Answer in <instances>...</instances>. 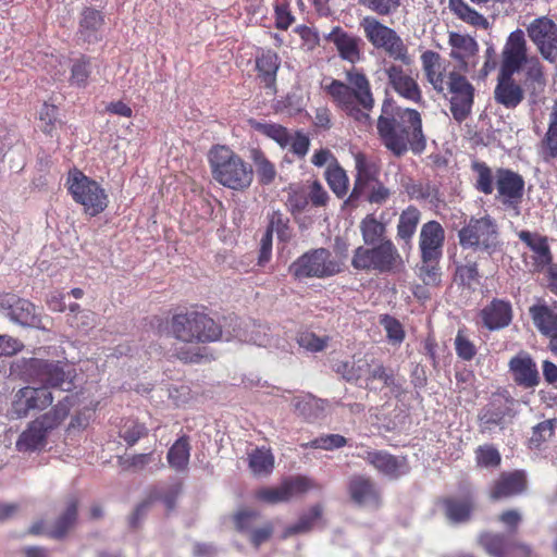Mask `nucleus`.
<instances>
[{"label":"nucleus","mask_w":557,"mask_h":557,"mask_svg":"<svg viewBox=\"0 0 557 557\" xmlns=\"http://www.w3.org/2000/svg\"><path fill=\"white\" fill-rule=\"evenodd\" d=\"M376 128L382 145L395 157H401L408 150L421 153L426 147L422 119L417 110L400 107L392 110L384 103Z\"/></svg>","instance_id":"nucleus-1"},{"label":"nucleus","mask_w":557,"mask_h":557,"mask_svg":"<svg viewBox=\"0 0 557 557\" xmlns=\"http://www.w3.org/2000/svg\"><path fill=\"white\" fill-rule=\"evenodd\" d=\"M346 82L331 79L322 88L345 114L363 127L371 125L370 111L374 106L371 85L367 75L357 67L345 73Z\"/></svg>","instance_id":"nucleus-2"},{"label":"nucleus","mask_w":557,"mask_h":557,"mask_svg":"<svg viewBox=\"0 0 557 557\" xmlns=\"http://www.w3.org/2000/svg\"><path fill=\"white\" fill-rule=\"evenodd\" d=\"M209 163L213 178L226 188L242 191L252 184V166L225 146L210 150Z\"/></svg>","instance_id":"nucleus-3"},{"label":"nucleus","mask_w":557,"mask_h":557,"mask_svg":"<svg viewBox=\"0 0 557 557\" xmlns=\"http://www.w3.org/2000/svg\"><path fill=\"white\" fill-rule=\"evenodd\" d=\"M66 186L74 201L83 207L85 214L96 216L108 207L109 198L104 188L82 171H70Z\"/></svg>","instance_id":"nucleus-4"},{"label":"nucleus","mask_w":557,"mask_h":557,"mask_svg":"<svg viewBox=\"0 0 557 557\" xmlns=\"http://www.w3.org/2000/svg\"><path fill=\"white\" fill-rule=\"evenodd\" d=\"M171 326L174 336L186 343L214 342L222 334L213 319L196 311L174 315Z\"/></svg>","instance_id":"nucleus-5"},{"label":"nucleus","mask_w":557,"mask_h":557,"mask_svg":"<svg viewBox=\"0 0 557 557\" xmlns=\"http://www.w3.org/2000/svg\"><path fill=\"white\" fill-rule=\"evenodd\" d=\"M351 265L356 270L397 272L404 267V261L393 242L385 239L372 248L359 246L354 251Z\"/></svg>","instance_id":"nucleus-6"},{"label":"nucleus","mask_w":557,"mask_h":557,"mask_svg":"<svg viewBox=\"0 0 557 557\" xmlns=\"http://www.w3.org/2000/svg\"><path fill=\"white\" fill-rule=\"evenodd\" d=\"M342 263L326 248L310 249L298 257L288 268L296 280L326 278L338 274Z\"/></svg>","instance_id":"nucleus-7"},{"label":"nucleus","mask_w":557,"mask_h":557,"mask_svg":"<svg viewBox=\"0 0 557 557\" xmlns=\"http://www.w3.org/2000/svg\"><path fill=\"white\" fill-rule=\"evenodd\" d=\"M23 367L28 380H37L48 388L69 392L74 387L75 370L61 361L28 358L23 359Z\"/></svg>","instance_id":"nucleus-8"},{"label":"nucleus","mask_w":557,"mask_h":557,"mask_svg":"<svg viewBox=\"0 0 557 557\" xmlns=\"http://www.w3.org/2000/svg\"><path fill=\"white\" fill-rule=\"evenodd\" d=\"M463 248H476L492 253L498 246V227L488 216L471 218L458 233Z\"/></svg>","instance_id":"nucleus-9"},{"label":"nucleus","mask_w":557,"mask_h":557,"mask_svg":"<svg viewBox=\"0 0 557 557\" xmlns=\"http://www.w3.org/2000/svg\"><path fill=\"white\" fill-rule=\"evenodd\" d=\"M463 74V72L450 71L447 74V89L443 94L449 102L454 120L458 123L468 119L474 103V86Z\"/></svg>","instance_id":"nucleus-10"},{"label":"nucleus","mask_w":557,"mask_h":557,"mask_svg":"<svg viewBox=\"0 0 557 557\" xmlns=\"http://www.w3.org/2000/svg\"><path fill=\"white\" fill-rule=\"evenodd\" d=\"M527 34L546 61L557 62V25L552 18H534L527 25Z\"/></svg>","instance_id":"nucleus-11"},{"label":"nucleus","mask_w":557,"mask_h":557,"mask_svg":"<svg viewBox=\"0 0 557 557\" xmlns=\"http://www.w3.org/2000/svg\"><path fill=\"white\" fill-rule=\"evenodd\" d=\"M449 58L456 63L457 72L469 73L479 63V44L469 34L449 32Z\"/></svg>","instance_id":"nucleus-12"},{"label":"nucleus","mask_w":557,"mask_h":557,"mask_svg":"<svg viewBox=\"0 0 557 557\" xmlns=\"http://www.w3.org/2000/svg\"><path fill=\"white\" fill-rule=\"evenodd\" d=\"M52 401V393L47 386H25L15 392L11 412L15 418H25L30 410H44Z\"/></svg>","instance_id":"nucleus-13"},{"label":"nucleus","mask_w":557,"mask_h":557,"mask_svg":"<svg viewBox=\"0 0 557 557\" xmlns=\"http://www.w3.org/2000/svg\"><path fill=\"white\" fill-rule=\"evenodd\" d=\"M527 40L522 29L509 34L502 51L500 73L515 74L528 61Z\"/></svg>","instance_id":"nucleus-14"},{"label":"nucleus","mask_w":557,"mask_h":557,"mask_svg":"<svg viewBox=\"0 0 557 557\" xmlns=\"http://www.w3.org/2000/svg\"><path fill=\"white\" fill-rule=\"evenodd\" d=\"M445 231L437 221H429L422 225L419 235L421 259L440 261L443 253Z\"/></svg>","instance_id":"nucleus-15"},{"label":"nucleus","mask_w":557,"mask_h":557,"mask_svg":"<svg viewBox=\"0 0 557 557\" xmlns=\"http://www.w3.org/2000/svg\"><path fill=\"white\" fill-rule=\"evenodd\" d=\"M512 380L524 388H534L540 384V373L534 359L524 350L513 356L508 363Z\"/></svg>","instance_id":"nucleus-16"},{"label":"nucleus","mask_w":557,"mask_h":557,"mask_svg":"<svg viewBox=\"0 0 557 557\" xmlns=\"http://www.w3.org/2000/svg\"><path fill=\"white\" fill-rule=\"evenodd\" d=\"M354 160L357 174L351 197H358L367 188H370L372 183L379 181L381 165L375 158L368 157L362 152L355 153Z\"/></svg>","instance_id":"nucleus-17"},{"label":"nucleus","mask_w":557,"mask_h":557,"mask_svg":"<svg viewBox=\"0 0 557 557\" xmlns=\"http://www.w3.org/2000/svg\"><path fill=\"white\" fill-rule=\"evenodd\" d=\"M104 25L106 16L102 11L91 7L84 8L78 17V39L87 44L100 41Z\"/></svg>","instance_id":"nucleus-18"},{"label":"nucleus","mask_w":557,"mask_h":557,"mask_svg":"<svg viewBox=\"0 0 557 557\" xmlns=\"http://www.w3.org/2000/svg\"><path fill=\"white\" fill-rule=\"evenodd\" d=\"M496 187L500 201L513 206L520 202L523 196L524 181L521 175L500 169L497 171Z\"/></svg>","instance_id":"nucleus-19"},{"label":"nucleus","mask_w":557,"mask_h":557,"mask_svg":"<svg viewBox=\"0 0 557 557\" xmlns=\"http://www.w3.org/2000/svg\"><path fill=\"white\" fill-rule=\"evenodd\" d=\"M325 39L332 42L339 54V57L352 64L361 59V39L352 34L345 32L339 26L334 27L326 36Z\"/></svg>","instance_id":"nucleus-20"},{"label":"nucleus","mask_w":557,"mask_h":557,"mask_svg":"<svg viewBox=\"0 0 557 557\" xmlns=\"http://www.w3.org/2000/svg\"><path fill=\"white\" fill-rule=\"evenodd\" d=\"M388 84L396 94L403 98L419 102L421 100V90L413 77L408 75L404 69L396 64H391L385 69Z\"/></svg>","instance_id":"nucleus-21"},{"label":"nucleus","mask_w":557,"mask_h":557,"mask_svg":"<svg viewBox=\"0 0 557 557\" xmlns=\"http://www.w3.org/2000/svg\"><path fill=\"white\" fill-rule=\"evenodd\" d=\"M511 73L499 72L497 85L494 90L495 101L507 109H515L524 98L522 87L516 83Z\"/></svg>","instance_id":"nucleus-22"},{"label":"nucleus","mask_w":557,"mask_h":557,"mask_svg":"<svg viewBox=\"0 0 557 557\" xmlns=\"http://www.w3.org/2000/svg\"><path fill=\"white\" fill-rule=\"evenodd\" d=\"M379 472L391 478H397L407 472L406 458H398L384 450H369L362 457Z\"/></svg>","instance_id":"nucleus-23"},{"label":"nucleus","mask_w":557,"mask_h":557,"mask_svg":"<svg viewBox=\"0 0 557 557\" xmlns=\"http://www.w3.org/2000/svg\"><path fill=\"white\" fill-rule=\"evenodd\" d=\"M421 63L429 84L437 94H445L447 89V74L440 53L432 50L424 51L421 54Z\"/></svg>","instance_id":"nucleus-24"},{"label":"nucleus","mask_w":557,"mask_h":557,"mask_svg":"<svg viewBox=\"0 0 557 557\" xmlns=\"http://www.w3.org/2000/svg\"><path fill=\"white\" fill-rule=\"evenodd\" d=\"M0 304L1 306H7V314L12 321L26 326L39 325L40 319L36 313L35 306L30 301L15 298V296H7Z\"/></svg>","instance_id":"nucleus-25"},{"label":"nucleus","mask_w":557,"mask_h":557,"mask_svg":"<svg viewBox=\"0 0 557 557\" xmlns=\"http://www.w3.org/2000/svg\"><path fill=\"white\" fill-rule=\"evenodd\" d=\"M480 317L490 331L504 329L511 322V306L508 301L494 299L481 310Z\"/></svg>","instance_id":"nucleus-26"},{"label":"nucleus","mask_w":557,"mask_h":557,"mask_svg":"<svg viewBox=\"0 0 557 557\" xmlns=\"http://www.w3.org/2000/svg\"><path fill=\"white\" fill-rule=\"evenodd\" d=\"M280 65V57L272 50L262 51L256 58L258 78L265 88L270 89L272 95L275 94L276 74Z\"/></svg>","instance_id":"nucleus-27"},{"label":"nucleus","mask_w":557,"mask_h":557,"mask_svg":"<svg viewBox=\"0 0 557 557\" xmlns=\"http://www.w3.org/2000/svg\"><path fill=\"white\" fill-rule=\"evenodd\" d=\"M295 411L309 422L325 417L329 404L324 399L314 397L313 395H304L293 399Z\"/></svg>","instance_id":"nucleus-28"},{"label":"nucleus","mask_w":557,"mask_h":557,"mask_svg":"<svg viewBox=\"0 0 557 557\" xmlns=\"http://www.w3.org/2000/svg\"><path fill=\"white\" fill-rule=\"evenodd\" d=\"M323 508L321 505H312L300 515L298 521L284 529L281 539L286 540L290 536L308 533L317 528L322 519Z\"/></svg>","instance_id":"nucleus-29"},{"label":"nucleus","mask_w":557,"mask_h":557,"mask_svg":"<svg viewBox=\"0 0 557 557\" xmlns=\"http://www.w3.org/2000/svg\"><path fill=\"white\" fill-rule=\"evenodd\" d=\"M78 517V503L75 499L67 502L64 511L58 517L49 529L47 536L53 540H63L75 525Z\"/></svg>","instance_id":"nucleus-30"},{"label":"nucleus","mask_w":557,"mask_h":557,"mask_svg":"<svg viewBox=\"0 0 557 557\" xmlns=\"http://www.w3.org/2000/svg\"><path fill=\"white\" fill-rule=\"evenodd\" d=\"M442 505L447 519L454 523L468 521L474 508L473 502L469 497H447L442 500Z\"/></svg>","instance_id":"nucleus-31"},{"label":"nucleus","mask_w":557,"mask_h":557,"mask_svg":"<svg viewBox=\"0 0 557 557\" xmlns=\"http://www.w3.org/2000/svg\"><path fill=\"white\" fill-rule=\"evenodd\" d=\"M74 396H66L59 401L51 410L35 419L39 426L48 434L58 428L67 417L71 406H73Z\"/></svg>","instance_id":"nucleus-32"},{"label":"nucleus","mask_w":557,"mask_h":557,"mask_svg":"<svg viewBox=\"0 0 557 557\" xmlns=\"http://www.w3.org/2000/svg\"><path fill=\"white\" fill-rule=\"evenodd\" d=\"M274 455L268 447H257L248 454V467L255 475H269L274 469Z\"/></svg>","instance_id":"nucleus-33"},{"label":"nucleus","mask_w":557,"mask_h":557,"mask_svg":"<svg viewBox=\"0 0 557 557\" xmlns=\"http://www.w3.org/2000/svg\"><path fill=\"white\" fill-rule=\"evenodd\" d=\"M511 404L512 400L506 397L495 396L482 412L480 417L481 424L485 428L499 424L509 414Z\"/></svg>","instance_id":"nucleus-34"},{"label":"nucleus","mask_w":557,"mask_h":557,"mask_svg":"<svg viewBox=\"0 0 557 557\" xmlns=\"http://www.w3.org/2000/svg\"><path fill=\"white\" fill-rule=\"evenodd\" d=\"M47 433L39 426V422L32 421L28 428L22 432L16 448L18 451H33L46 445Z\"/></svg>","instance_id":"nucleus-35"},{"label":"nucleus","mask_w":557,"mask_h":557,"mask_svg":"<svg viewBox=\"0 0 557 557\" xmlns=\"http://www.w3.org/2000/svg\"><path fill=\"white\" fill-rule=\"evenodd\" d=\"M519 238L534 252L537 265H547L552 261L549 246L545 237L537 233L521 231Z\"/></svg>","instance_id":"nucleus-36"},{"label":"nucleus","mask_w":557,"mask_h":557,"mask_svg":"<svg viewBox=\"0 0 557 557\" xmlns=\"http://www.w3.org/2000/svg\"><path fill=\"white\" fill-rule=\"evenodd\" d=\"M534 325L545 336L557 332V313L545 305H535L530 308Z\"/></svg>","instance_id":"nucleus-37"},{"label":"nucleus","mask_w":557,"mask_h":557,"mask_svg":"<svg viewBox=\"0 0 557 557\" xmlns=\"http://www.w3.org/2000/svg\"><path fill=\"white\" fill-rule=\"evenodd\" d=\"M190 457V445L187 436H182L170 447L166 460L169 466L175 471L187 469Z\"/></svg>","instance_id":"nucleus-38"},{"label":"nucleus","mask_w":557,"mask_h":557,"mask_svg":"<svg viewBox=\"0 0 557 557\" xmlns=\"http://www.w3.org/2000/svg\"><path fill=\"white\" fill-rule=\"evenodd\" d=\"M360 25L363 28L366 38L377 49L395 33L393 28L380 23L372 16L363 17Z\"/></svg>","instance_id":"nucleus-39"},{"label":"nucleus","mask_w":557,"mask_h":557,"mask_svg":"<svg viewBox=\"0 0 557 557\" xmlns=\"http://www.w3.org/2000/svg\"><path fill=\"white\" fill-rule=\"evenodd\" d=\"M121 465L125 470L141 471L145 469H160L163 467L160 454L150 451L147 454H137L121 460Z\"/></svg>","instance_id":"nucleus-40"},{"label":"nucleus","mask_w":557,"mask_h":557,"mask_svg":"<svg viewBox=\"0 0 557 557\" xmlns=\"http://www.w3.org/2000/svg\"><path fill=\"white\" fill-rule=\"evenodd\" d=\"M379 49H383L389 58L395 61H399L404 65H411L413 62L412 57L408 51V47L396 32L393 33Z\"/></svg>","instance_id":"nucleus-41"},{"label":"nucleus","mask_w":557,"mask_h":557,"mask_svg":"<svg viewBox=\"0 0 557 557\" xmlns=\"http://www.w3.org/2000/svg\"><path fill=\"white\" fill-rule=\"evenodd\" d=\"M360 231L364 244L374 245L384 240L386 225L379 221L373 214H368L360 222Z\"/></svg>","instance_id":"nucleus-42"},{"label":"nucleus","mask_w":557,"mask_h":557,"mask_svg":"<svg viewBox=\"0 0 557 557\" xmlns=\"http://www.w3.org/2000/svg\"><path fill=\"white\" fill-rule=\"evenodd\" d=\"M419 221L420 211L416 207L410 206L405 209L399 215L397 236L405 242H409L416 233Z\"/></svg>","instance_id":"nucleus-43"},{"label":"nucleus","mask_w":557,"mask_h":557,"mask_svg":"<svg viewBox=\"0 0 557 557\" xmlns=\"http://www.w3.org/2000/svg\"><path fill=\"white\" fill-rule=\"evenodd\" d=\"M250 158L256 168L259 183L262 185L271 184L276 176L274 164L259 149H252L250 152Z\"/></svg>","instance_id":"nucleus-44"},{"label":"nucleus","mask_w":557,"mask_h":557,"mask_svg":"<svg viewBox=\"0 0 557 557\" xmlns=\"http://www.w3.org/2000/svg\"><path fill=\"white\" fill-rule=\"evenodd\" d=\"M449 8L463 22L482 28H487V20L470 8L463 0H449Z\"/></svg>","instance_id":"nucleus-45"},{"label":"nucleus","mask_w":557,"mask_h":557,"mask_svg":"<svg viewBox=\"0 0 557 557\" xmlns=\"http://www.w3.org/2000/svg\"><path fill=\"white\" fill-rule=\"evenodd\" d=\"M479 542L493 557H507L509 554L510 546L503 534L487 532L480 535Z\"/></svg>","instance_id":"nucleus-46"},{"label":"nucleus","mask_w":557,"mask_h":557,"mask_svg":"<svg viewBox=\"0 0 557 557\" xmlns=\"http://www.w3.org/2000/svg\"><path fill=\"white\" fill-rule=\"evenodd\" d=\"M255 131L265 135L267 137L273 139L281 147H286L290 143V135L288 131L276 123H261V122H252L251 123Z\"/></svg>","instance_id":"nucleus-47"},{"label":"nucleus","mask_w":557,"mask_h":557,"mask_svg":"<svg viewBox=\"0 0 557 557\" xmlns=\"http://www.w3.org/2000/svg\"><path fill=\"white\" fill-rule=\"evenodd\" d=\"M336 371L347 381H358L367 376V372L370 371V363L364 358L352 359L337 364Z\"/></svg>","instance_id":"nucleus-48"},{"label":"nucleus","mask_w":557,"mask_h":557,"mask_svg":"<svg viewBox=\"0 0 557 557\" xmlns=\"http://www.w3.org/2000/svg\"><path fill=\"white\" fill-rule=\"evenodd\" d=\"M260 516V511L256 509L239 508L232 517L235 530L242 534H249L255 529V524Z\"/></svg>","instance_id":"nucleus-49"},{"label":"nucleus","mask_w":557,"mask_h":557,"mask_svg":"<svg viewBox=\"0 0 557 557\" xmlns=\"http://www.w3.org/2000/svg\"><path fill=\"white\" fill-rule=\"evenodd\" d=\"M325 178L330 188L339 197L344 196L348 189V177L343 168L336 164H330L325 171Z\"/></svg>","instance_id":"nucleus-50"},{"label":"nucleus","mask_w":557,"mask_h":557,"mask_svg":"<svg viewBox=\"0 0 557 557\" xmlns=\"http://www.w3.org/2000/svg\"><path fill=\"white\" fill-rule=\"evenodd\" d=\"M267 230L272 234L275 233L278 240L283 243H288L293 236L288 218L280 211H273L269 214V224Z\"/></svg>","instance_id":"nucleus-51"},{"label":"nucleus","mask_w":557,"mask_h":557,"mask_svg":"<svg viewBox=\"0 0 557 557\" xmlns=\"http://www.w3.org/2000/svg\"><path fill=\"white\" fill-rule=\"evenodd\" d=\"M91 73V63L90 59L86 57H81L75 60L71 67V76L70 83L71 85L82 88L86 87L88 83V78Z\"/></svg>","instance_id":"nucleus-52"},{"label":"nucleus","mask_w":557,"mask_h":557,"mask_svg":"<svg viewBox=\"0 0 557 557\" xmlns=\"http://www.w3.org/2000/svg\"><path fill=\"white\" fill-rule=\"evenodd\" d=\"M245 341L260 347H267L271 343L270 327L267 324L250 322L245 329Z\"/></svg>","instance_id":"nucleus-53"},{"label":"nucleus","mask_w":557,"mask_h":557,"mask_svg":"<svg viewBox=\"0 0 557 557\" xmlns=\"http://www.w3.org/2000/svg\"><path fill=\"white\" fill-rule=\"evenodd\" d=\"M471 166L476 174L475 188L485 195H491L494 189L491 169L480 161L472 162Z\"/></svg>","instance_id":"nucleus-54"},{"label":"nucleus","mask_w":557,"mask_h":557,"mask_svg":"<svg viewBox=\"0 0 557 557\" xmlns=\"http://www.w3.org/2000/svg\"><path fill=\"white\" fill-rule=\"evenodd\" d=\"M297 490H258L255 494V499L268 505H276L287 503L293 497Z\"/></svg>","instance_id":"nucleus-55"},{"label":"nucleus","mask_w":557,"mask_h":557,"mask_svg":"<svg viewBox=\"0 0 557 557\" xmlns=\"http://www.w3.org/2000/svg\"><path fill=\"white\" fill-rule=\"evenodd\" d=\"M380 323L383 326L389 343L400 345L405 339V330L401 323L391 315H382Z\"/></svg>","instance_id":"nucleus-56"},{"label":"nucleus","mask_w":557,"mask_h":557,"mask_svg":"<svg viewBox=\"0 0 557 557\" xmlns=\"http://www.w3.org/2000/svg\"><path fill=\"white\" fill-rule=\"evenodd\" d=\"M347 440L339 434H325L321 435L309 443L301 444L304 448H320L324 450H333L344 447Z\"/></svg>","instance_id":"nucleus-57"},{"label":"nucleus","mask_w":557,"mask_h":557,"mask_svg":"<svg viewBox=\"0 0 557 557\" xmlns=\"http://www.w3.org/2000/svg\"><path fill=\"white\" fill-rule=\"evenodd\" d=\"M544 145L547 157H557V100L552 107V112L549 114V126L544 139Z\"/></svg>","instance_id":"nucleus-58"},{"label":"nucleus","mask_w":557,"mask_h":557,"mask_svg":"<svg viewBox=\"0 0 557 557\" xmlns=\"http://www.w3.org/2000/svg\"><path fill=\"white\" fill-rule=\"evenodd\" d=\"M440 261H424L421 259V265L418 269V275L428 286H436L441 282Z\"/></svg>","instance_id":"nucleus-59"},{"label":"nucleus","mask_w":557,"mask_h":557,"mask_svg":"<svg viewBox=\"0 0 557 557\" xmlns=\"http://www.w3.org/2000/svg\"><path fill=\"white\" fill-rule=\"evenodd\" d=\"M330 337H320L311 332H306L299 335L297 342L299 346L310 352H319L327 347Z\"/></svg>","instance_id":"nucleus-60"},{"label":"nucleus","mask_w":557,"mask_h":557,"mask_svg":"<svg viewBox=\"0 0 557 557\" xmlns=\"http://www.w3.org/2000/svg\"><path fill=\"white\" fill-rule=\"evenodd\" d=\"M500 454L492 445L480 446L476 449V462L480 467H497L500 463Z\"/></svg>","instance_id":"nucleus-61"},{"label":"nucleus","mask_w":557,"mask_h":557,"mask_svg":"<svg viewBox=\"0 0 557 557\" xmlns=\"http://www.w3.org/2000/svg\"><path fill=\"white\" fill-rule=\"evenodd\" d=\"M146 435V426L135 421L126 422L120 431V437H122L129 446H133L139 438Z\"/></svg>","instance_id":"nucleus-62"},{"label":"nucleus","mask_w":557,"mask_h":557,"mask_svg":"<svg viewBox=\"0 0 557 557\" xmlns=\"http://www.w3.org/2000/svg\"><path fill=\"white\" fill-rule=\"evenodd\" d=\"M39 121L42 132L50 134L58 121V108L53 104L44 103L39 111Z\"/></svg>","instance_id":"nucleus-63"},{"label":"nucleus","mask_w":557,"mask_h":557,"mask_svg":"<svg viewBox=\"0 0 557 557\" xmlns=\"http://www.w3.org/2000/svg\"><path fill=\"white\" fill-rule=\"evenodd\" d=\"M554 435L553 420H545L540 422L533 428L530 443L534 447H539L543 442L547 441Z\"/></svg>","instance_id":"nucleus-64"}]
</instances>
